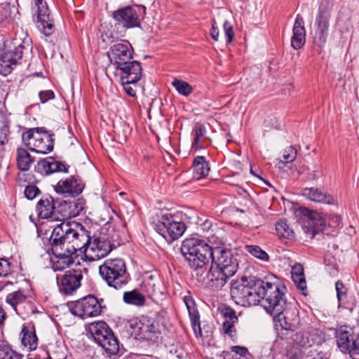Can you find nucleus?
I'll list each match as a JSON object with an SVG mask.
<instances>
[{"label": "nucleus", "mask_w": 359, "mask_h": 359, "mask_svg": "<svg viewBox=\"0 0 359 359\" xmlns=\"http://www.w3.org/2000/svg\"><path fill=\"white\" fill-rule=\"evenodd\" d=\"M278 285V280L273 276H266L264 280L255 276L243 277L231 284V297L236 304L243 306L257 305L261 299L268 304L269 295L272 297Z\"/></svg>", "instance_id": "f257e3e1"}, {"label": "nucleus", "mask_w": 359, "mask_h": 359, "mask_svg": "<svg viewBox=\"0 0 359 359\" xmlns=\"http://www.w3.org/2000/svg\"><path fill=\"white\" fill-rule=\"evenodd\" d=\"M285 290V286L279 285L272 297L269 295V302L264 307L268 313L273 315L282 329L294 331L299 325V318L297 309L287 306Z\"/></svg>", "instance_id": "f03ea898"}, {"label": "nucleus", "mask_w": 359, "mask_h": 359, "mask_svg": "<svg viewBox=\"0 0 359 359\" xmlns=\"http://www.w3.org/2000/svg\"><path fill=\"white\" fill-rule=\"evenodd\" d=\"M212 248L204 241L197 238H187L182 241L180 251L189 266L196 276H203L206 265L211 260Z\"/></svg>", "instance_id": "7ed1b4c3"}, {"label": "nucleus", "mask_w": 359, "mask_h": 359, "mask_svg": "<svg viewBox=\"0 0 359 359\" xmlns=\"http://www.w3.org/2000/svg\"><path fill=\"white\" fill-rule=\"evenodd\" d=\"M99 273L108 286L120 290L126 285L130 280L126 266L122 259H107L100 266Z\"/></svg>", "instance_id": "20e7f679"}, {"label": "nucleus", "mask_w": 359, "mask_h": 359, "mask_svg": "<svg viewBox=\"0 0 359 359\" xmlns=\"http://www.w3.org/2000/svg\"><path fill=\"white\" fill-rule=\"evenodd\" d=\"M88 331L108 356L115 355L119 352L118 341L105 322L95 321L89 324Z\"/></svg>", "instance_id": "39448f33"}, {"label": "nucleus", "mask_w": 359, "mask_h": 359, "mask_svg": "<svg viewBox=\"0 0 359 359\" xmlns=\"http://www.w3.org/2000/svg\"><path fill=\"white\" fill-rule=\"evenodd\" d=\"M53 134L49 133L44 128H34L22 135L25 145L32 151L46 154L54 147Z\"/></svg>", "instance_id": "423d86ee"}, {"label": "nucleus", "mask_w": 359, "mask_h": 359, "mask_svg": "<svg viewBox=\"0 0 359 359\" xmlns=\"http://www.w3.org/2000/svg\"><path fill=\"white\" fill-rule=\"evenodd\" d=\"M13 44L14 49L7 50L0 57V65L8 69V72L17 65L24 54L28 53L32 49L31 39L27 36L23 39L16 36L13 40Z\"/></svg>", "instance_id": "0eeeda50"}, {"label": "nucleus", "mask_w": 359, "mask_h": 359, "mask_svg": "<svg viewBox=\"0 0 359 359\" xmlns=\"http://www.w3.org/2000/svg\"><path fill=\"white\" fill-rule=\"evenodd\" d=\"M33 20L39 29L46 36L55 31L53 20L45 0H33L32 6Z\"/></svg>", "instance_id": "6e6552de"}, {"label": "nucleus", "mask_w": 359, "mask_h": 359, "mask_svg": "<svg viewBox=\"0 0 359 359\" xmlns=\"http://www.w3.org/2000/svg\"><path fill=\"white\" fill-rule=\"evenodd\" d=\"M156 231L168 241H173L181 237L186 230L185 224L176 222L172 216L165 215L155 225Z\"/></svg>", "instance_id": "1a4fd4ad"}, {"label": "nucleus", "mask_w": 359, "mask_h": 359, "mask_svg": "<svg viewBox=\"0 0 359 359\" xmlns=\"http://www.w3.org/2000/svg\"><path fill=\"white\" fill-rule=\"evenodd\" d=\"M102 306L99 300L93 295L86 296L74 303L70 310L73 315L83 319L99 316Z\"/></svg>", "instance_id": "9d476101"}, {"label": "nucleus", "mask_w": 359, "mask_h": 359, "mask_svg": "<svg viewBox=\"0 0 359 359\" xmlns=\"http://www.w3.org/2000/svg\"><path fill=\"white\" fill-rule=\"evenodd\" d=\"M331 18V6H324L321 4L315 20L316 27L314 37V42L319 46H323L328 36L330 27V20Z\"/></svg>", "instance_id": "9b49d317"}, {"label": "nucleus", "mask_w": 359, "mask_h": 359, "mask_svg": "<svg viewBox=\"0 0 359 359\" xmlns=\"http://www.w3.org/2000/svg\"><path fill=\"white\" fill-rule=\"evenodd\" d=\"M211 263L226 271L229 274H235L238 268L237 259L231 252L226 248L216 247L212 248Z\"/></svg>", "instance_id": "f8f14e48"}, {"label": "nucleus", "mask_w": 359, "mask_h": 359, "mask_svg": "<svg viewBox=\"0 0 359 359\" xmlns=\"http://www.w3.org/2000/svg\"><path fill=\"white\" fill-rule=\"evenodd\" d=\"M115 247V240L113 237L109 239L107 236L101 235L90 238L87 250L92 253L93 259H100L106 257Z\"/></svg>", "instance_id": "ddd939ff"}, {"label": "nucleus", "mask_w": 359, "mask_h": 359, "mask_svg": "<svg viewBox=\"0 0 359 359\" xmlns=\"http://www.w3.org/2000/svg\"><path fill=\"white\" fill-rule=\"evenodd\" d=\"M112 18L118 25L126 29L140 26V20L137 11L131 6H126L114 11Z\"/></svg>", "instance_id": "4468645a"}, {"label": "nucleus", "mask_w": 359, "mask_h": 359, "mask_svg": "<svg viewBox=\"0 0 359 359\" xmlns=\"http://www.w3.org/2000/svg\"><path fill=\"white\" fill-rule=\"evenodd\" d=\"M84 184L78 176L72 175L65 180H60L54 189L57 194L76 197L83 190Z\"/></svg>", "instance_id": "2eb2a0df"}, {"label": "nucleus", "mask_w": 359, "mask_h": 359, "mask_svg": "<svg viewBox=\"0 0 359 359\" xmlns=\"http://www.w3.org/2000/svg\"><path fill=\"white\" fill-rule=\"evenodd\" d=\"M82 278L81 271L76 270L67 271L60 277L57 276L60 291L66 294H72L80 287Z\"/></svg>", "instance_id": "dca6fc26"}, {"label": "nucleus", "mask_w": 359, "mask_h": 359, "mask_svg": "<svg viewBox=\"0 0 359 359\" xmlns=\"http://www.w3.org/2000/svg\"><path fill=\"white\" fill-rule=\"evenodd\" d=\"M304 217V229L305 232L311 236V238H313L316 234L323 231L325 222L319 212L305 209Z\"/></svg>", "instance_id": "f3484780"}, {"label": "nucleus", "mask_w": 359, "mask_h": 359, "mask_svg": "<svg viewBox=\"0 0 359 359\" xmlns=\"http://www.w3.org/2000/svg\"><path fill=\"white\" fill-rule=\"evenodd\" d=\"M128 41H121L112 45L107 52L108 57L111 64L117 67L121 64L133 59Z\"/></svg>", "instance_id": "a211bd4d"}, {"label": "nucleus", "mask_w": 359, "mask_h": 359, "mask_svg": "<svg viewBox=\"0 0 359 359\" xmlns=\"http://www.w3.org/2000/svg\"><path fill=\"white\" fill-rule=\"evenodd\" d=\"M119 71L120 81L124 82H138L142 76V68L140 63L133 60L125 62L116 67Z\"/></svg>", "instance_id": "6ab92c4d"}, {"label": "nucleus", "mask_w": 359, "mask_h": 359, "mask_svg": "<svg viewBox=\"0 0 359 359\" xmlns=\"http://www.w3.org/2000/svg\"><path fill=\"white\" fill-rule=\"evenodd\" d=\"M84 210V201L82 198L72 201H63L57 206V212L61 215L62 219H68L79 216Z\"/></svg>", "instance_id": "aec40b11"}, {"label": "nucleus", "mask_w": 359, "mask_h": 359, "mask_svg": "<svg viewBox=\"0 0 359 359\" xmlns=\"http://www.w3.org/2000/svg\"><path fill=\"white\" fill-rule=\"evenodd\" d=\"M144 285L149 296L161 298L165 296L166 287L158 274H149L144 280Z\"/></svg>", "instance_id": "412c9836"}, {"label": "nucleus", "mask_w": 359, "mask_h": 359, "mask_svg": "<svg viewBox=\"0 0 359 359\" xmlns=\"http://www.w3.org/2000/svg\"><path fill=\"white\" fill-rule=\"evenodd\" d=\"M234 274H229L222 269L211 263V266L207 273V279L210 287L216 290L222 289L227 280Z\"/></svg>", "instance_id": "4be33fe9"}, {"label": "nucleus", "mask_w": 359, "mask_h": 359, "mask_svg": "<svg viewBox=\"0 0 359 359\" xmlns=\"http://www.w3.org/2000/svg\"><path fill=\"white\" fill-rule=\"evenodd\" d=\"M69 168V166L65 163L48 158L40 161L36 169L41 175H48L55 172H67Z\"/></svg>", "instance_id": "5701e85b"}, {"label": "nucleus", "mask_w": 359, "mask_h": 359, "mask_svg": "<svg viewBox=\"0 0 359 359\" xmlns=\"http://www.w3.org/2000/svg\"><path fill=\"white\" fill-rule=\"evenodd\" d=\"M301 194L314 202L334 205L337 203L336 199L330 194L323 192L318 188H304L302 190Z\"/></svg>", "instance_id": "b1692460"}, {"label": "nucleus", "mask_w": 359, "mask_h": 359, "mask_svg": "<svg viewBox=\"0 0 359 359\" xmlns=\"http://www.w3.org/2000/svg\"><path fill=\"white\" fill-rule=\"evenodd\" d=\"M220 313L225 319L222 323L223 332L233 338L236 336L234 325L238 322L235 311L229 306H224L220 309Z\"/></svg>", "instance_id": "393cba45"}, {"label": "nucleus", "mask_w": 359, "mask_h": 359, "mask_svg": "<svg viewBox=\"0 0 359 359\" xmlns=\"http://www.w3.org/2000/svg\"><path fill=\"white\" fill-rule=\"evenodd\" d=\"M57 201L51 196L42 197L37 203L36 210L41 219L51 217L57 212Z\"/></svg>", "instance_id": "a878e982"}, {"label": "nucleus", "mask_w": 359, "mask_h": 359, "mask_svg": "<svg viewBox=\"0 0 359 359\" xmlns=\"http://www.w3.org/2000/svg\"><path fill=\"white\" fill-rule=\"evenodd\" d=\"M140 325L138 329L142 337L151 341L156 342L159 338L158 325L154 320L142 318L140 321Z\"/></svg>", "instance_id": "bb28decb"}, {"label": "nucleus", "mask_w": 359, "mask_h": 359, "mask_svg": "<svg viewBox=\"0 0 359 359\" xmlns=\"http://www.w3.org/2000/svg\"><path fill=\"white\" fill-rule=\"evenodd\" d=\"M305 41L306 29L304 25V19L297 15L294 24L291 45L295 50H299L304 45Z\"/></svg>", "instance_id": "cd10ccee"}, {"label": "nucleus", "mask_w": 359, "mask_h": 359, "mask_svg": "<svg viewBox=\"0 0 359 359\" xmlns=\"http://www.w3.org/2000/svg\"><path fill=\"white\" fill-rule=\"evenodd\" d=\"M184 302L187 306L190 317L191 324L194 334L196 337L201 336V328L200 324V316L197 311L193 298L187 295L184 297Z\"/></svg>", "instance_id": "c85d7f7f"}, {"label": "nucleus", "mask_w": 359, "mask_h": 359, "mask_svg": "<svg viewBox=\"0 0 359 359\" xmlns=\"http://www.w3.org/2000/svg\"><path fill=\"white\" fill-rule=\"evenodd\" d=\"M22 346L27 351H34L36 348L38 344V338L36 337L34 327H28L24 325L20 332Z\"/></svg>", "instance_id": "c756f323"}, {"label": "nucleus", "mask_w": 359, "mask_h": 359, "mask_svg": "<svg viewBox=\"0 0 359 359\" xmlns=\"http://www.w3.org/2000/svg\"><path fill=\"white\" fill-rule=\"evenodd\" d=\"M75 226L78 227V233L76 237L75 236L74 244H71L69 252H74L76 254L78 250H81L83 248L86 250H88L91 238L83 226L79 224H76Z\"/></svg>", "instance_id": "7c9ffc66"}, {"label": "nucleus", "mask_w": 359, "mask_h": 359, "mask_svg": "<svg viewBox=\"0 0 359 359\" xmlns=\"http://www.w3.org/2000/svg\"><path fill=\"white\" fill-rule=\"evenodd\" d=\"M356 335L351 331L340 330L337 334V344L340 351L344 353H348L352 342L355 341Z\"/></svg>", "instance_id": "2f4dec72"}, {"label": "nucleus", "mask_w": 359, "mask_h": 359, "mask_svg": "<svg viewBox=\"0 0 359 359\" xmlns=\"http://www.w3.org/2000/svg\"><path fill=\"white\" fill-rule=\"evenodd\" d=\"M194 174L197 180L205 177L210 171V165L204 156H198L193 161Z\"/></svg>", "instance_id": "473e14b6"}, {"label": "nucleus", "mask_w": 359, "mask_h": 359, "mask_svg": "<svg viewBox=\"0 0 359 359\" xmlns=\"http://www.w3.org/2000/svg\"><path fill=\"white\" fill-rule=\"evenodd\" d=\"M16 159L18 167L22 171L28 170L34 161V158L23 148H18L17 149Z\"/></svg>", "instance_id": "72a5a7b5"}, {"label": "nucleus", "mask_w": 359, "mask_h": 359, "mask_svg": "<svg viewBox=\"0 0 359 359\" xmlns=\"http://www.w3.org/2000/svg\"><path fill=\"white\" fill-rule=\"evenodd\" d=\"M123 299L125 303L137 306H144L146 302L144 296L137 290L125 292L123 295Z\"/></svg>", "instance_id": "f704fd0d"}, {"label": "nucleus", "mask_w": 359, "mask_h": 359, "mask_svg": "<svg viewBox=\"0 0 359 359\" xmlns=\"http://www.w3.org/2000/svg\"><path fill=\"white\" fill-rule=\"evenodd\" d=\"M72 245L62 240L55 241L51 243V249L55 257H62L67 255H73L74 252H69V248Z\"/></svg>", "instance_id": "c9c22d12"}, {"label": "nucleus", "mask_w": 359, "mask_h": 359, "mask_svg": "<svg viewBox=\"0 0 359 359\" xmlns=\"http://www.w3.org/2000/svg\"><path fill=\"white\" fill-rule=\"evenodd\" d=\"M292 278L297 287L301 290H304L306 288V283L304 274V269L299 264H295L292 268Z\"/></svg>", "instance_id": "e433bc0d"}, {"label": "nucleus", "mask_w": 359, "mask_h": 359, "mask_svg": "<svg viewBox=\"0 0 359 359\" xmlns=\"http://www.w3.org/2000/svg\"><path fill=\"white\" fill-rule=\"evenodd\" d=\"M191 133L194 137V142L192 143V147L198 149L201 147L200 144L204 139L205 135L206 133L205 126L200 122L196 123Z\"/></svg>", "instance_id": "4c0bfd02"}, {"label": "nucleus", "mask_w": 359, "mask_h": 359, "mask_svg": "<svg viewBox=\"0 0 359 359\" xmlns=\"http://www.w3.org/2000/svg\"><path fill=\"white\" fill-rule=\"evenodd\" d=\"M26 299L27 296L22 292L15 291L7 295L6 302L18 313V306L24 303Z\"/></svg>", "instance_id": "58836bf2"}, {"label": "nucleus", "mask_w": 359, "mask_h": 359, "mask_svg": "<svg viewBox=\"0 0 359 359\" xmlns=\"http://www.w3.org/2000/svg\"><path fill=\"white\" fill-rule=\"evenodd\" d=\"M0 359H22V355L13 351L4 341L0 340Z\"/></svg>", "instance_id": "ea45409f"}, {"label": "nucleus", "mask_w": 359, "mask_h": 359, "mask_svg": "<svg viewBox=\"0 0 359 359\" xmlns=\"http://www.w3.org/2000/svg\"><path fill=\"white\" fill-rule=\"evenodd\" d=\"M57 260L53 262V269L55 271H62L74 263L72 255L55 257Z\"/></svg>", "instance_id": "a19ab883"}, {"label": "nucleus", "mask_w": 359, "mask_h": 359, "mask_svg": "<svg viewBox=\"0 0 359 359\" xmlns=\"http://www.w3.org/2000/svg\"><path fill=\"white\" fill-rule=\"evenodd\" d=\"M245 249L248 253L263 262L269 260V255L258 245H247Z\"/></svg>", "instance_id": "79ce46f5"}, {"label": "nucleus", "mask_w": 359, "mask_h": 359, "mask_svg": "<svg viewBox=\"0 0 359 359\" xmlns=\"http://www.w3.org/2000/svg\"><path fill=\"white\" fill-rule=\"evenodd\" d=\"M14 266L9 259L0 257V277L6 278L13 274Z\"/></svg>", "instance_id": "37998d69"}, {"label": "nucleus", "mask_w": 359, "mask_h": 359, "mask_svg": "<svg viewBox=\"0 0 359 359\" xmlns=\"http://www.w3.org/2000/svg\"><path fill=\"white\" fill-rule=\"evenodd\" d=\"M71 225L69 223H62L55 226L50 236V242L63 240L66 235L65 229H69Z\"/></svg>", "instance_id": "c03bdc74"}, {"label": "nucleus", "mask_w": 359, "mask_h": 359, "mask_svg": "<svg viewBox=\"0 0 359 359\" xmlns=\"http://www.w3.org/2000/svg\"><path fill=\"white\" fill-rule=\"evenodd\" d=\"M276 230L279 236L290 238L293 236L294 232L285 221H280L276 225Z\"/></svg>", "instance_id": "a18cd8bd"}, {"label": "nucleus", "mask_w": 359, "mask_h": 359, "mask_svg": "<svg viewBox=\"0 0 359 359\" xmlns=\"http://www.w3.org/2000/svg\"><path fill=\"white\" fill-rule=\"evenodd\" d=\"M176 90L181 95L187 96L192 92V87L186 81L180 79H174L172 83Z\"/></svg>", "instance_id": "49530a36"}, {"label": "nucleus", "mask_w": 359, "mask_h": 359, "mask_svg": "<svg viewBox=\"0 0 359 359\" xmlns=\"http://www.w3.org/2000/svg\"><path fill=\"white\" fill-rule=\"evenodd\" d=\"M310 334L307 332H300L296 334L294 341L302 347H310L312 346V340L310 339Z\"/></svg>", "instance_id": "de8ad7c7"}, {"label": "nucleus", "mask_w": 359, "mask_h": 359, "mask_svg": "<svg viewBox=\"0 0 359 359\" xmlns=\"http://www.w3.org/2000/svg\"><path fill=\"white\" fill-rule=\"evenodd\" d=\"M297 156V151L292 147H290L287 149L285 150L284 154L283 155V160H280L278 163L279 167H281V165H284L285 163H289L293 161Z\"/></svg>", "instance_id": "09e8293b"}, {"label": "nucleus", "mask_w": 359, "mask_h": 359, "mask_svg": "<svg viewBox=\"0 0 359 359\" xmlns=\"http://www.w3.org/2000/svg\"><path fill=\"white\" fill-rule=\"evenodd\" d=\"M66 235L65 238H63V241L67 242L68 243L74 244V241L75 239V236L76 237V234L78 233V227L72 228L70 226L69 229H65Z\"/></svg>", "instance_id": "8fccbe9b"}, {"label": "nucleus", "mask_w": 359, "mask_h": 359, "mask_svg": "<svg viewBox=\"0 0 359 359\" xmlns=\"http://www.w3.org/2000/svg\"><path fill=\"white\" fill-rule=\"evenodd\" d=\"M39 189L34 185L27 186L25 189V196L29 200L34 199L37 195L40 194Z\"/></svg>", "instance_id": "3c124183"}, {"label": "nucleus", "mask_w": 359, "mask_h": 359, "mask_svg": "<svg viewBox=\"0 0 359 359\" xmlns=\"http://www.w3.org/2000/svg\"><path fill=\"white\" fill-rule=\"evenodd\" d=\"M352 346L348 352L352 359H359V334H357L355 341L352 342Z\"/></svg>", "instance_id": "603ef678"}, {"label": "nucleus", "mask_w": 359, "mask_h": 359, "mask_svg": "<svg viewBox=\"0 0 359 359\" xmlns=\"http://www.w3.org/2000/svg\"><path fill=\"white\" fill-rule=\"evenodd\" d=\"M223 27L224 30V33L227 39L226 42L228 43H231L234 37V32L233 30V26L231 25L227 20L224 22Z\"/></svg>", "instance_id": "864d4df0"}, {"label": "nucleus", "mask_w": 359, "mask_h": 359, "mask_svg": "<svg viewBox=\"0 0 359 359\" xmlns=\"http://www.w3.org/2000/svg\"><path fill=\"white\" fill-rule=\"evenodd\" d=\"M337 295L339 302H341L346 297V290L342 282L338 280L336 284Z\"/></svg>", "instance_id": "5fc2aeb1"}, {"label": "nucleus", "mask_w": 359, "mask_h": 359, "mask_svg": "<svg viewBox=\"0 0 359 359\" xmlns=\"http://www.w3.org/2000/svg\"><path fill=\"white\" fill-rule=\"evenodd\" d=\"M9 126L8 124L5 127H0V147H3L8 141Z\"/></svg>", "instance_id": "6e6d98bb"}, {"label": "nucleus", "mask_w": 359, "mask_h": 359, "mask_svg": "<svg viewBox=\"0 0 359 359\" xmlns=\"http://www.w3.org/2000/svg\"><path fill=\"white\" fill-rule=\"evenodd\" d=\"M39 98L42 103H45L55 97L54 93L52 90H43L39 93Z\"/></svg>", "instance_id": "4d7b16f0"}, {"label": "nucleus", "mask_w": 359, "mask_h": 359, "mask_svg": "<svg viewBox=\"0 0 359 359\" xmlns=\"http://www.w3.org/2000/svg\"><path fill=\"white\" fill-rule=\"evenodd\" d=\"M121 81V85L123 86V89H124V90L126 91V93L128 95H130V96H131V97H135V95H136V92H135V90L131 87V86H130V85H131V84H133V85H136V83H137V82H128V83H126V82H125V81L123 82V81Z\"/></svg>", "instance_id": "13d9d810"}, {"label": "nucleus", "mask_w": 359, "mask_h": 359, "mask_svg": "<svg viewBox=\"0 0 359 359\" xmlns=\"http://www.w3.org/2000/svg\"><path fill=\"white\" fill-rule=\"evenodd\" d=\"M232 351L242 358H246L245 355L248 353V349L242 346H233Z\"/></svg>", "instance_id": "bf43d9fd"}, {"label": "nucleus", "mask_w": 359, "mask_h": 359, "mask_svg": "<svg viewBox=\"0 0 359 359\" xmlns=\"http://www.w3.org/2000/svg\"><path fill=\"white\" fill-rule=\"evenodd\" d=\"M215 24H216L215 21H214L212 26L210 34H211L212 38L215 41H218L219 33L218 27L215 26Z\"/></svg>", "instance_id": "052dcab7"}, {"label": "nucleus", "mask_w": 359, "mask_h": 359, "mask_svg": "<svg viewBox=\"0 0 359 359\" xmlns=\"http://www.w3.org/2000/svg\"><path fill=\"white\" fill-rule=\"evenodd\" d=\"M6 318V313L2 306H0V329L4 324V321Z\"/></svg>", "instance_id": "680f3d73"}, {"label": "nucleus", "mask_w": 359, "mask_h": 359, "mask_svg": "<svg viewBox=\"0 0 359 359\" xmlns=\"http://www.w3.org/2000/svg\"><path fill=\"white\" fill-rule=\"evenodd\" d=\"M8 124V121L5 115L0 111V127H5L6 125Z\"/></svg>", "instance_id": "e2e57ef3"}, {"label": "nucleus", "mask_w": 359, "mask_h": 359, "mask_svg": "<svg viewBox=\"0 0 359 359\" xmlns=\"http://www.w3.org/2000/svg\"><path fill=\"white\" fill-rule=\"evenodd\" d=\"M319 177V175L318 174V171L313 170L311 172L309 173L307 179L309 180H315Z\"/></svg>", "instance_id": "0e129e2a"}, {"label": "nucleus", "mask_w": 359, "mask_h": 359, "mask_svg": "<svg viewBox=\"0 0 359 359\" xmlns=\"http://www.w3.org/2000/svg\"><path fill=\"white\" fill-rule=\"evenodd\" d=\"M309 353H311V355H309V354H307L305 356L304 359H318L319 358V357L316 351L312 352L311 351H310Z\"/></svg>", "instance_id": "69168bd1"}, {"label": "nucleus", "mask_w": 359, "mask_h": 359, "mask_svg": "<svg viewBox=\"0 0 359 359\" xmlns=\"http://www.w3.org/2000/svg\"><path fill=\"white\" fill-rule=\"evenodd\" d=\"M250 172H251L252 174H253L254 175L257 176V175H256V174L254 172V171L252 170V168L250 169Z\"/></svg>", "instance_id": "338daca9"}, {"label": "nucleus", "mask_w": 359, "mask_h": 359, "mask_svg": "<svg viewBox=\"0 0 359 359\" xmlns=\"http://www.w3.org/2000/svg\"><path fill=\"white\" fill-rule=\"evenodd\" d=\"M141 9H142V10H143V12H144V13L145 12V9H146V8H145V7H144V6H142V7L141 8Z\"/></svg>", "instance_id": "774afa93"}]
</instances>
